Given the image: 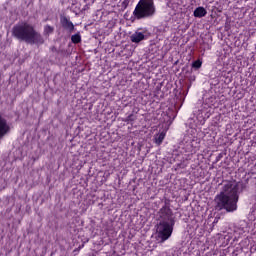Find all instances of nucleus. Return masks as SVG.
Instances as JSON below:
<instances>
[{
  "label": "nucleus",
  "instance_id": "7",
  "mask_svg": "<svg viewBox=\"0 0 256 256\" xmlns=\"http://www.w3.org/2000/svg\"><path fill=\"white\" fill-rule=\"evenodd\" d=\"M132 43H141L145 39V34L143 32H135L130 36Z\"/></svg>",
  "mask_w": 256,
  "mask_h": 256
},
{
  "label": "nucleus",
  "instance_id": "13",
  "mask_svg": "<svg viewBox=\"0 0 256 256\" xmlns=\"http://www.w3.org/2000/svg\"><path fill=\"white\" fill-rule=\"evenodd\" d=\"M201 65H203L201 60H196L193 62L192 67H194V69H201Z\"/></svg>",
  "mask_w": 256,
  "mask_h": 256
},
{
  "label": "nucleus",
  "instance_id": "2",
  "mask_svg": "<svg viewBox=\"0 0 256 256\" xmlns=\"http://www.w3.org/2000/svg\"><path fill=\"white\" fill-rule=\"evenodd\" d=\"M12 35L18 41H24L30 45H43L45 43L43 36L35 30V26L27 22H20L14 25Z\"/></svg>",
  "mask_w": 256,
  "mask_h": 256
},
{
  "label": "nucleus",
  "instance_id": "6",
  "mask_svg": "<svg viewBox=\"0 0 256 256\" xmlns=\"http://www.w3.org/2000/svg\"><path fill=\"white\" fill-rule=\"evenodd\" d=\"M10 127L9 124L7 123V120L3 118V116H0V139L9 133Z\"/></svg>",
  "mask_w": 256,
  "mask_h": 256
},
{
  "label": "nucleus",
  "instance_id": "1",
  "mask_svg": "<svg viewBox=\"0 0 256 256\" xmlns=\"http://www.w3.org/2000/svg\"><path fill=\"white\" fill-rule=\"evenodd\" d=\"M215 203L217 209H225L227 213L237 211V203H239V186L237 182H224L220 193L215 197Z\"/></svg>",
  "mask_w": 256,
  "mask_h": 256
},
{
  "label": "nucleus",
  "instance_id": "11",
  "mask_svg": "<svg viewBox=\"0 0 256 256\" xmlns=\"http://www.w3.org/2000/svg\"><path fill=\"white\" fill-rule=\"evenodd\" d=\"M71 41L74 44L81 43V34L78 32L71 36Z\"/></svg>",
  "mask_w": 256,
  "mask_h": 256
},
{
  "label": "nucleus",
  "instance_id": "8",
  "mask_svg": "<svg viewBox=\"0 0 256 256\" xmlns=\"http://www.w3.org/2000/svg\"><path fill=\"white\" fill-rule=\"evenodd\" d=\"M62 26L64 27V29H68V31H73L75 29V25H73V22H71L69 19L67 18H62L61 20Z\"/></svg>",
  "mask_w": 256,
  "mask_h": 256
},
{
  "label": "nucleus",
  "instance_id": "3",
  "mask_svg": "<svg viewBox=\"0 0 256 256\" xmlns=\"http://www.w3.org/2000/svg\"><path fill=\"white\" fill-rule=\"evenodd\" d=\"M157 8L153 0H139L136 5L133 15L135 19H150L155 16Z\"/></svg>",
  "mask_w": 256,
  "mask_h": 256
},
{
  "label": "nucleus",
  "instance_id": "5",
  "mask_svg": "<svg viewBox=\"0 0 256 256\" xmlns=\"http://www.w3.org/2000/svg\"><path fill=\"white\" fill-rule=\"evenodd\" d=\"M159 217L161 219L160 222L175 223V221L173 220V212L167 206H164L160 209Z\"/></svg>",
  "mask_w": 256,
  "mask_h": 256
},
{
  "label": "nucleus",
  "instance_id": "9",
  "mask_svg": "<svg viewBox=\"0 0 256 256\" xmlns=\"http://www.w3.org/2000/svg\"><path fill=\"white\" fill-rule=\"evenodd\" d=\"M205 15H207V10L203 7H198L194 10V17L201 19V17H205Z\"/></svg>",
  "mask_w": 256,
  "mask_h": 256
},
{
  "label": "nucleus",
  "instance_id": "10",
  "mask_svg": "<svg viewBox=\"0 0 256 256\" xmlns=\"http://www.w3.org/2000/svg\"><path fill=\"white\" fill-rule=\"evenodd\" d=\"M165 135H166L165 132H161L155 137V141L157 145H161L163 143V140L165 139Z\"/></svg>",
  "mask_w": 256,
  "mask_h": 256
},
{
  "label": "nucleus",
  "instance_id": "12",
  "mask_svg": "<svg viewBox=\"0 0 256 256\" xmlns=\"http://www.w3.org/2000/svg\"><path fill=\"white\" fill-rule=\"evenodd\" d=\"M53 31H55V28L50 25L44 26V35H51L53 34Z\"/></svg>",
  "mask_w": 256,
  "mask_h": 256
},
{
  "label": "nucleus",
  "instance_id": "4",
  "mask_svg": "<svg viewBox=\"0 0 256 256\" xmlns=\"http://www.w3.org/2000/svg\"><path fill=\"white\" fill-rule=\"evenodd\" d=\"M173 225H175V223L159 222L157 224L156 233L159 243H165V241L173 235Z\"/></svg>",
  "mask_w": 256,
  "mask_h": 256
}]
</instances>
